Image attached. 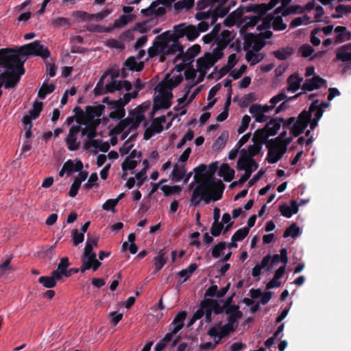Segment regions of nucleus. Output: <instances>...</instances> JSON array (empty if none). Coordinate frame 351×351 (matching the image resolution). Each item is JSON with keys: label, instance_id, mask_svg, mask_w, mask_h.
I'll return each mask as SVG.
<instances>
[{"label": "nucleus", "instance_id": "a19ab883", "mask_svg": "<svg viewBox=\"0 0 351 351\" xmlns=\"http://www.w3.org/2000/svg\"><path fill=\"white\" fill-rule=\"evenodd\" d=\"M227 245L225 241H220L215 245L211 249L212 256L215 258H219L223 251L226 248Z\"/></svg>", "mask_w": 351, "mask_h": 351}, {"label": "nucleus", "instance_id": "a18cd8bd", "mask_svg": "<svg viewBox=\"0 0 351 351\" xmlns=\"http://www.w3.org/2000/svg\"><path fill=\"white\" fill-rule=\"evenodd\" d=\"M197 265L196 263H191L186 269H183L178 272L180 277L184 278L183 282L186 281L190 276L197 269Z\"/></svg>", "mask_w": 351, "mask_h": 351}, {"label": "nucleus", "instance_id": "e2e57ef3", "mask_svg": "<svg viewBox=\"0 0 351 351\" xmlns=\"http://www.w3.org/2000/svg\"><path fill=\"white\" fill-rule=\"evenodd\" d=\"M72 15L77 19H80L82 21H90L94 19L93 14H88L84 11H75Z\"/></svg>", "mask_w": 351, "mask_h": 351}, {"label": "nucleus", "instance_id": "ddd939ff", "mask_svg": "<svg viewBox=\"0 0 351 351\" xmlns=\"http://www.w3.org/2000/svg\"><path fill=\"white\" fill-rule=\"evenodd\" d=\"M173 94L169 92L167 93L165 95H157L154 99V110H158L161 108L169 109L171 107V98Z\"/></svg>", "mask_w": 351, "mask_h": 351}, {"label": "nucleus", "instance_id": "1a4fd4ad", "mask_svg": "<svg viewBox=\"0 0 351 351\" xmlns=\"http://www.w3.org/2000/svg\"><path fill=\"white\" fill-rule=\"evenodd\" d=\"M166 35H169V31L165 32L156 38L153 43V45L147 50L149 58H154L160 53H163L164 49L166 47V45L162 42V40H164V37Z\"/></svg>", "mask_w": 351, "mask_h": 351}, {"label": "nucleus", "instance_id": "c9c22d12", "mask_svg": "<svg viewBox=\"0 0 351 351\" xmlns=\"http://www.w3.org/2000/svg\"><path fill=\"white\" fill-rule=\"evenodd\" d=\"M267 5L265 3L262 4H250L245 7V12H255L259 14H265L267 12Z\"/></svg>", "mask_w": 351, "mask_h": 351}, {"label": "nucleus", "instance_id": "0eeeda50", "mask_svg": "<svg viewBox=\"0 0 351 351\" xmlns=\"http://www.w3.org/2000/svg\"><path fill=\"white\" fill-rule=\"evenodd\" d=\"M235 331V328H231L227 324L222 325L221 322L215 324L207 332V335L211 337H217V335L221 337H226Z\"/></svg>", "mask_w": 351, "mask_h": 351}, {"label": "nucleus", "instance_id": "680f3d73", "mask_svg": "<svg viewBox=\"0 0 351 351\" xmlns=\"http://www.w3.org/2000/svg\"><path fill=\"white\" fill-rule=\"evenodd\" d=\"M252 173V170H246L244 174L242 176H240V179L239 180L234 181L230 184V187L233 188L237 186V185L243 184L250 178Z\"/></svg>", "mask_w": 351, "mask_h": 351}, {"label": "nucleus", "instance_id": "9d476101", "mask_svg": "<svg viewBox=\"0 0 351 351\" xmlns=\"http://www.w3.org/2000/svg\"><path fill=\"white\" fill-rule=\"evenodd\" d=\"M245 49H249L253 44V50L256 52L261 51L265 45V41L263 38L249 33L245 36Z\"/></svg>", "mask_w": 351, "mask_h": 351}, {"label": "nucleus", "instance_id": "8fccbe9b", "mask_svg": "<svg viewBox=\"0 0 351 351\" xmlns=\"http://www.w3.org/2000/svg\"><path fill=\"white\" fill-rule=\"evenodd\" d=\"M123 88L122 81L112 80L106 84V91L114 93L116 90H121Z\"/></svg>", "mask_w": 351, "mask_h": 351}, {"label": "nucleus", "instance_id": "bb28decb", "mask_svg": "<svg viewBox=\"0 0 351 351\" xmlns=\"http://www.w3.org/2000/svg\"><path fill=\"white\" fill-rule=\"evenodd\" d=\"M61 280L60 278H57L54 276L53 272L51 273V276H40L38 282L41 284L44 287L51 289L56 287L57 281Z\"/></svg>", "mask_w": 351, "mask_h": 351}, {"label": "nucleus", "instance_id": "6e6d98bb", "mask_svg": "<svg viewBox=\"0 0 351 351\" xmlns=\"http://www.w3.org/2000/svg\"><path fill=\"white\" fill-rule=\"evenodd\" d=\"M137 165V161L132 160L130 157L128 156L122 162L121 168L123 171H127L128 170H133L136 167Z\"/></svg>", "mask_w": 351, "mask_h": 351}, {"label": "nucleus", "instance_id": "c756f323", "mask_svg": "<svg viewBox=\"0 0 351 351\" xmlns=\"http://www.w3.org/2000/svg\"><path fill=\"white\" fill-rule=\"evenodd\" d=\"M124 66L128 70L135 71L137 72L141 71L144 68V63L143 62H137L136 58L134 56H130L126 59L124 62Z\"/></svg>", "mask_w": 351, "mask_h": 351}, {"label": "nucleus", "instance_id": "37998d69", "mask_svg": "<svg viewBox=\"0 0 351 351\" xmlns=\"http://www.w3.org/2000/svg\"><path fill=\"white\" fill-rule=\"evenodd\" d=\"M300 232V229L297 226L295 223H292L289 226L283 233V237L287 238L291 237L293 238L297 237Z\"/></svg>", "mask_w": 351, "mask_h": 351}, {"label": "nucleus", "instance_id": "864d4df0", "mask_svg": "<svg viewBox=\"0 0 351 351\" xmlns=\"http://www.w3.org/2000/svg\"><path fill=\"white\" fill-rule=\"evenodd\" d=\"M132 15L123 14L116 19L113 24V27H121L126 25L132 19Z\"/></svg>", "mask_w": 351, "mask_h": 351}, {"label": "nucleus", "instance_id": "f3484780", "mask_svg": "<svg viewBox=\"0 0 351 351\" xmlns=\"http://www.w3.org/2000/svg\"><path fill=\"white\" fill-rule=\"evenodd\" d=\"M271 260V255L267 254L265 256L260 264H256L253 268L252 271V275L254 277L259 276L261 274V270L265 268L267 271H270L272 269V266L269 265V263Z\"/></svg>", "mask_w": 351, "mask_h": 351}, {"label": "nucleus", "instance_id": "052dcab7", "mask_svg": "<svg viewBox=\"0 0 351 351\" xmlns=\"http://www.w3.org/2000/svg\"><path fill=\"white\" fill-rule=\"evenodd\" d=\"M223 228V223L219 221L213 222L210 228V233L213 237H218L220 235Z\"/></svg>", "mask_w": 351, "mask_h": 351}, {"label": "nucleus", "instance_id": "39448f33", "mask_svg": "<svg viewBox=\"0 0 351 351\" xmlns=\"http://www.w3.org/2000/svg\"><path fill=\"white\" fill-rule=\"evenodd\" d=\"M292 141L291 137L284 140L285 143L277 142L273 139L268 140L266 147L268 149L266 160L271 164L280 160L287 150V145Z\"/></svg>", "mask_w": 351, "mask_h": 351}, {"label": "nucleus", "instance_id": "423d86ee", "mask_svg": "<svg viewBox=\"0 0 351 351\" xmlns=\"http://www.w3.org/2000/svg\"><path fill=\"white\" fill-rule=\"evenodd\" d=\"M162 42L166 45V47L163 51L165 55H173L178 51L182 53L184 50L183 46L178 40H174L173 36L170 32L169 35H166L164 37Z\"/></svg>", "mask_w": 351, "mask_h": 351}, {"label": "nucleus", "instance_id": "ea45409f", "mask_svg": "<svg viewBox=\"0 0 351 351\" xmlns=\"http://www.w3.org/2000/svg\"><path fill=\"white\" fill-rule=\"evenodd\" d=\"M73 112L75 114V121L78 124L77 125L81 126L82 124H85L87 119L86 111L84 112L80 106H76L74 108Z\"/></svg>", "mask_w": 351, "mask_h": 351}, {"label": "nucleus", "instance_id": "0e129e2a", "mask_svg": "<svg viewBox=\"0 0 351 351\" xmlns=\"http://www.w3.org/2000/svg\"><path fill=\"white\" fill-rule=\"evenodd\" d=\"M250 121H251V118L250 116L245 114L243 117L242 120H241V123L237 130V132L239 134H241L245 132V130L249 127Z\"/></svg>", "mask_w": 351, "mask_h": 351}, {"label": "nucleus", "instance_id": "de8ad7c7", "mask_svg": "<svg viewBox=\"0 0 351 351\" xmlns=\"http://www.w3.org/2000/svg\"><path fill=\"white\" fill-rule=\"evenodd\" d=\"M186 26L187 25H186L185 23H180L173 27L174 34L172 35L173 36L174 40H178L179 38H182L186 35Z\"/></svg>", "mask_w": 351, "mask_h": 351}, {"label": "nucleus", "instance_id": "a211bd4d", "mask_svg": "<svg viewBox=\"0 0 351 351\" xmlns=\"http://www.w3.org/2000/svg\"><path fill=\"white\" fill-rule=\"evenodd\" d=\"M336 34L335 43L339 44L351 39V32L345 26H337L334 29Z\"/></svg>", "mask_w": 351, "mask_h": 351}, {"label": "nucleus", "instance_id": "6ab92c4d", "mask_svg": "<svg viewBox=\"0 0 351 351\" xmlns=\"http://www.w3.org/2000/svg\"><path fill=\"white\" fill-rule=\"evenodd\" d=\"M249 112L255 118L256 122L263 123L268 119V117L261 110V104H252L249 108Z\"/></svg>", "mask_w": 351, "mask_h": 351}, {"label": "nucleus", "instance_id": "e433bc0d", "mask_svg": "<svg viewBox=\"0 0 351 351\" xmlns=\"http://www.w3.org/2000/svg\"><path fill=\"white\" fill-rule=\"evenodd\" d=\"M110 71H106L100 77L99 82L97 83L95 88H94V93L97 95H101L106 93V86H104V80L108 76Z\"/></svg>", "mask_w": 351, "mask_h": 351}, {"label": "nucleus", "instance_id": "774afa93", "mask_svg": "<svg viewBox=\"0 0 351 351\" xmlns=\"http://www.w3.org/2000/svg\"><path fill=\"white\" fill-rule=\"evenodd\" d=\"M256 99V97L254 93H250L245 95L242 97L241 101V106L245 107L248 106L250 103L254 101Z\"/></svg>", "mask_w": 351, "mask_h": 351}, {"label": "nucleus", "instance_id": "69168bd1", "mask_svg": "<svg viewBox=\"0 0 351 351\" xmlns=\"http://www.w3.org/2000/svg\"><path fill=\"white\" fill-rule=\"evenodd\" d=\"M336 60L343 62H351V52L348 51H337Z\"/></svg>", "mask_w": 351, "mask_h": 351}, {"label": "nucleus", "instance_id": "4d7b16f0", "mask_svg": "<svg viewBox=\"0 0 351 351\" xmlns=\"http://www.w3.org/2000/svg\"><path fill=\"white\" fill-rule=\"evenodd\" d=\"M272 27L275 31H281L287 28V25L284 23L282 16H278L273 18Z\"/></svg>", "mask_w": 351, "mask_h": 351}, {"label": "nucleus", "instance_id": "4be33fe9", "mask_svg": "<svg viewBox=\"0 0 351 351\" xmlns=\"http://www.w3.org/2000/svg\"><path fill=\"white\" fill-rule=\"evenodd\" d=\"M218 176L223 177L224 181L229 182L234 178V170L231 169L228 164L223 163L219 169Z\"/></svg>", "mask_w": 351, "mask_h": 351}, {"label": "nucleus", "instance_id": "bf43d9fd", "mask_svg": "<svg viewBox=\"0 0 351 351\" xmlns=\"http://www.w3.org/2000/svg\"><path fill=\"white\" fill-rule=\"evenodd\" d=\"M315 49L312 46L308 44H304L301 45L299 48V53L303 58H308L312 55L314 52Z\"/></svg>", "mask_w": 351, "mask_h": 351}, {"label": "nucleus", "instance_id": "4468645a", "mask_svg": "<svg viewBox=\"0 0 351 351\" xmlns=\"http://www.w3.org/2000/svg\"><path fill=\"white\" fill-rule=\"evenodd\" d=\"M303 81V77H300L298 73H294L289 75L287 80V86L283 89L286 91L295 93L300 87L302 88L301 83Z\"/></svg>", "mask_w": 351, "mask_h": 351}, {"label": "nucleus", "instance_id": "603ef678", "mask_svg": "<svg viewBox=\"0 0 351 351\" xmlns=\"http://www.w3.org/2000/svg\"><path fill=\"white\" fill-rule=\"evenodd\" d=\"M253 145H250L247 147V150L246 151V155L249 158H253L256 156L262 149L263 146L260 145V143H257L256 142H253Z\"/></svg>", "mask_w": 351, "mask_h": 351}, {"label": "nucleus", "instance_id": "7c9ffc66", "mask_svg": "<svg viewBox=\"0 0 351 351\" xmlns=\"http://www.w3.org/2000/svg\"><path fill=\"white\" fill-rule=\"evenodd\" d=\"M165 254L166 251L163 248L159 251L158 255L154 258L155 272L159 271L166 264L167 259L165 258Z\"/></svg>", "mask_w": 351, "mask_h": 351}, {"label": "nucleus", "instance_id": "20e7f679", "mask_svg": "<svg viewBox=\"0 0 351 351\" xmlns=\"http://www.w3.org/2000/svg\"><path fill=\"white\" fill-rule=\"evenodd\" d=\"M12 59L13 58L8 55V65L1 66L6 69V71L0 74V86H4L5 89L14 88L25 72L23 62H13Z\"/></svg>", "mask_w": 351, "mask_h": 351}, {"label": "nucleus", "instance_id": "4c0bfd02", "mask_svg": "<svg viewBox=\"0 0 351 351\" xmlns=\"http://www.w3.org/2000/svg\"><path fill=\"white\" fill-rule=\"evenodd\" d=\"M186 170L184 165L178 166L176 165L172 171L173 180L174 181H180L185 177Z\"/></svg>", "mask_w": 351, "mask_h": 351}, {"label": "nucleus", "instance_id": "3c124183", "mask_svg": "<svg viewBox=\"0 0 351 351\" xmlns=\"http://www.w3.org/2000/svg\"><path fill=\"white\" fill-rule=\"evenodd\" d=\"M161 190L165 196H169L176 193H179L182 191L181 186L178 185L168 186L163 185L161 186Z\"/></svg>", "mask_w": 351, "mask_h": 351}, {"label": "nucleus", "instance_id": "a878e982", "mask_svg": "<svg viewBox=\"0 0 351 351\" xmlns=\"http://www.w3.org/2000/svg\"><path fill=\"white\" fill-rule=\"evenodd\" d=\"M187 313L186 311H180L174 317L171 324L175 326L173 328V333H178L184 326V322L186 319Z\"/></svg>", "mask_w": 351, "mask_h": 351}, {"label": "nucleus", "instance_id": "f704fd0d", "mask_svg": "<svg viewBox=\"0 0 351 351\" xmlns=\"http://www.w3.org/2000/svg\"><path fill=\"white\" fill-rule=\"evenodd\" d=\"M165 122H166V117H165V116L162 115L159 117L153 119L151 125L149 127L156 134H159L162 132V130L164 129L162 123H164Z\"/></svg>", "mask_w": 351, "mask_h": 351}, {"label": "nucleus", "instance_id": "393cba45", "mask_svg": "<svg viewBox=\"0 0 351 351\" xmlns=\"http://www.w3.org/2000/svg\"><path fill=\"white\" fill-rule=\"evenodd\" d=\"M69 265L70 262L67 257H62L60 258L57 269L53 271L54 276L62 280Z\"/></svg>", "mask_w": 351, "mask_h": 351}, {"label": "nucleus", "instance_id": "58836bf2", "mask_svg": "<svg viewBox=\"0 0 351 351\" xmlns=\"http://www.w3.org/2000/svg\"><path fill=\"white\" fill-rule=\"evenodd\" d=\"M337 13L332 14L331 17L333 19H340L343 14H351V6L339 4L335 8Z\"/></svg>", "mask_w": 351, "mask_h": 351}, {"label": "nucleus", "instance_id": "5fc2aeb1", "mask_svg": "<svg viewBox=\"0 0 351 351\" xmlns=\"http://www.w3.org/2000/svg\"><path fill=\"white\" fill-rule=\"evenodd\" d=\"M43 102L35 101L33 105V108L29 110V116L32 117L33 119H37L43 110Z\"/></svg>", "mask_w": 351, "mask_h": 351}, {"label": "nucleus", "instance_id": "6e6552de", "mask_svg": "<svg viewBox=\"0 0 351 351\" xmlns=\"http://www.w3.org/2000/svg\"><path fill=\"white\" fill-rule=\"evenodd\" d=\"M81 130L80 125H72L66 138L67 147L70 151H75L80 148V143L77 141V134Z\"/></svg>", "mask_w": 351, "mask_h": 351}, {"label": "nucleus", "instance_id": "f257e3e1", "mask_svg": "<svg viewBox=\"0 0 351 351\" xmlns=\"http://www.w3.org/2000/svg\"><path fill=\"white\" fill-rule=\"evenodd\" d=\"M206 170V166L201 164L196 167L193 171L194 182L189 186V189L192 190V195L190 199L191 206H197L202 201L208 204L211 201H218L222 198L225 185L221 180L215 181L213 175L209 176L207 178L197 177L203 174Z\"/></svg>", "mask_w": 351, "mask_h": 351}, {"label": "nucleus", "instance_id": "7ed1b4c3", "mask_svg": "<svg viewBox=\"0 0 351 351\" xmlns=\"http://www.w3.org/2000/svg\"><path fill=\"white\" fill-rule=\"evenodd\" d=\"M8 55L13 58V62H23L25 64L26 59L23 60L24 56H36L42 58L43 60L48 58L50 55V51L47 47L40 43L37 40L28 44L20 46L17 48L7 47Z\"/></svg>", "mask_w": 351, "mask_h": 351}, {"label": "nucleus", "instance_id": "09e8293b", "mask_svg": "<svg viewBox=\"0 0 351 351\" xmlns=\"http://www.w3.org/2000/svg\"><path fill=\"white\" fill-rule=\"evenodd\" d=\"M52 25L56 27H64L68 29L71 26L69 19L64 17H57L52 19Z\"/></svg>", "mask_w": 351, "mask_h": 351}, {"label": "nucleus", "instance_id": "b1692460", "mask_svg": "<svg viewBox=\"0 0 351 351\" xmlns=\"http://www.w3.org/2000/svg\"><path fill=\"white\" fill-rule=\"evenodd\" d=\"M130 113L131 114V117L123 119V121L125 125H127V128L129 127L132 130H136L139 127L141 123L144 119H143L142 116H138L132 111L130 112Z\"/></svg>", "mask_w": 351, "mask_h": 351}, {"label": "nucleus", "instance_id": "338daca9", "mask_svg": "<svg viewBox=\"0 0 351 351\" xmlns=\"http://www.w3.org/2000/svg\"><path fill=\"white\" fill-rule=\"evenodd\" d=\"M286 97V89H282L278 94L270 99L269 103L274 106L278 102L285 100Z\"/></svg>", "mask_w": 351, "mask_h": 351}, {"label": "nucleus", "instance_id": "2eb2a0df", "mask_svg": "<svg viewBox=\"0 0 351 351\" xmlns=\"http://www.w3.org/2000/svg\"><path fill=\"white\" fill-rule=\"evenodd\" d=\"M121 100H113L110 102V105L108 106V108L110 110H114L109 114V117L112 119H120L125 117V110L124 108L121 107Z\"/></svg>", "mask_w": 351, "mask_h": 351}, {"label": "nucleus", "instance_id": "473e14b6", "mask_svg": "<svg viewBox=\"0 0 351 351\" xmlns=\"http://www.w3.org/2000/svg\"><path fill=\"white\" fill-rule=\"evenodd\" d=\"M293 53V49L291 47L280 48L273 52L274 56L280 60H287Z\"/></svg>", "mask_w": 351, "mask_h": 351}, {"label": "nucleus", "instance_id": "9b49d317", "mask_svg": "<svg viewBox=\"0 0 351 351\" xmlns=\"http://www.w3.org/2000/svg\"><path fill=\"white\" fill-rule=\"evenodd\" d=\"M322 86H326V80L318 75H315L305 80L302 85V90L303 93H306L307 91L318 89Z\"/></svg>", "mask_w": 351, "mask_h": 351}, {"label": "nucleus", "instance_id": "cd10ccee", "mask_svg": "<svg viewBox=\"0 0 351 351\" xmlns=\"http://www.w3.org/2000/svg\"><path fill=\"white\" fill-rule=\"evenodd\" d=\"M100 123L101 121L99 119L96 120L86 119L84 125H86L88 128V138L89 140H93V138H95L97 136V128Z\"/></svg>", "mask_w": 351, "mask_h": 351}, {"label": "nucleus", "instance_id": "13d9d810", "mask_svg": "<svg viewBox=\"0 0 351 351\" xmlns=\"http://www.w3.org/2000/svg\"><path fill=\"white\" fill-rule=\"evenodd\" d=\"M71 236L74 246H77L84 241V233L79 232L77 229H73L72 230Z\"/></svg>", "mask_w": 351, "mask_h": 351}, {"label": "nucleus", "instance_id": "aec40b11", "mask_svg": "<svg viewBox=\"0 0 351 351\" xmlns=\"http://www.w3.org/2000/svg\"><path fill=\"white\" fill-rule=\"evenodd\" d=\"M105 106L102 104L97 106H87L86 107V114L87 119L95 120V117H100L103 114Z\"/></svg>", "mask_w": 351, "mask_h": 351}, {"label": "nucleus", "instance_id": "c03bdc74", "mask_svg": "<svg viewBox=\"0 0 351 351\" xmlns=\"http://www.w3.org/2000/svg\"><path fill=\"white\" fill-rule=\"evenodd\" d=\"M248 228H243L237 230L231 237V241L233 242L241 241L248 234Z\"/></svg>", "mask_w": 351, "mask_h": 351}, {"label": "nucleus", "instance_id": "5701e85b", "mask_svg": "<svg viewBox=\"0 0 351 351\" xmlns=\"http://www.w3.org/2000/svg\"><path fill=\"white\" fill-rule=\"evenodd\" d=\"M269 134L268 133V131L264 127L262 129H258L256 130L254 133V136L252 137V141L256 142L257 143H260L261 146H263V144H266L267 143V138L269 136Z\"/></svg>", "mask_w": 351, "mask_h": 351}, {"label": "nucleus", "instance_id": "f03ea898", "mask_svg": "<svg viewBox=\"0 0 351 351\" xmlns=\"http://www.w3.org/2000/svg\"><path fill=\"white\" fill-rule=\"evenodd\" d=\"M313 112L314 118L318 120L323 115L324 110L319 107V99L314 100L310 105L308 110H303L297 118L291 117L287 119L284 127L289 128L291 134L294 137H297L303 133L307 128Z\"/></svg>", "mask_w": 351, "mask_h": 351}, {"label": "nucleus", "instance_id": "412c9836", "mask_svg": "<svg viewBox=\"0 0 351 351\" xmlns=\"http://www.w3.org/2000/svg\"><path fill=\"white\" fill-rule=\"evenodd\" d=\"M83 169V163L80 160L77 159L75 162L72 160H68L63 165V170H66L68 175L72 173L78 172Z\"/></svg>", "mask_w": 351, "mask_h": 351}, {"label": "nucleus", "instance_id": "2f4dec72", "mask_svg": "<svg viewBox=\"0 0 351 351\" xmlns=\"http://www.w3.org/2000/svg\"><path fill=\"white\" fill-rule=\"evenodd\" d=\"M48 80H45L38 93V97L40 99H44L46 96L51 93H53L56 88V86L53 84H49L47 83Z\"/></svg>", "mask_w": 351, "mask_h": 351}, {"label": "nucleus", "instance_id": "79ce46f5", "mask_svg": "<svg viewBox=\"0 0 351 351\" xmlns=\"http://www.w3.org/2000/svg\"><path fill=\"white\" fill-rule=\"evenodd\" d=\"M185 36L189 41H193L199 36V31L195 26L189 25L186 27Z\"/></svg>", "mask_w": 351, "mask_h": 351}, {"label": "nucleus", "instance_id": "dca6fc26", "mask_svg": "<svg viewBox=\"0 0 351 351\" xmlns=\"http://www.w3.org/2000/svg\"><path fill=\"white\" fill-rule=\"evenodd\" d=\"M287 120H285L284 118H274L271 119L269 121H268L266 125H265V128L268 131V133L270 136H274L277 134L278 130L280 128L281 123H283L282 128L283 129H287V128H285L284 125L286 123ZM290 130L289 128H288Z\"/></svg>", "mask_w": 351, "mask_h": 351}, {"label": "nucleus", "instance_id": "72a5a7b5", "mask_svg": "<svg viewBox=\"0 0 351 351\" xmlns=\"http://www.w3.org/2000/svg\"><path fill=\"white\" fill-rule=\"evenodd\" d=\"M84 258L82 261L93 265V271H97L99 267L101 265V263L97 259L96 253H90L88 254H84Z\"/></svg>", "mask_w": 351, "mask_h": 351}, {"label": "nucleus", "instance_id": "f8f14e48", "mask_svg": "<svg viewBox=\"0 0 351 351\" xmlns=\"http://www.w3.org/2000/svg\"><path fill=\"white\" fill-rule=\"evenodd\" d=\"M201 47L199 45L195 44L189 47L185 53L182 51V53L177 55L173 60L174 62L182 59L184 63H191L195 56L200 52Z\"/></svg>", "mask_w": 351, "mask_h": 351}, {"label": "nucleus", "instance_id": "49530a36", "mask_svg": "<svg viewBox=\"0 0 351 351\" xmlns=\"http://www.w3.org/2000/svg\"><path fill=\"white\" fill-rule=\"evenodd\" d=\"M195 0H181L174 4L176 10L180 11L182 9L189 10L194 5Z\"/></svg>", "mask_w": 351, "mask_h": 351}, {"label": "nucleus", "instance_id": "c85d7f7f", "mask_svg": "<svg viewBox=\"0 0 351 351\" xmlns=\"http://www.w3.org/2000/svg\"><path fill=\"white\" fill-rule=\"evenodd\" d=\"M250 159V158H249L246 155V150L243 149L241 151V156L237 160V169L239 171H246V170H252L253 171V169H251L250 167H249Z\"/></svg>", "mask_w": 351, "mask_h": 351}]
</instances>
